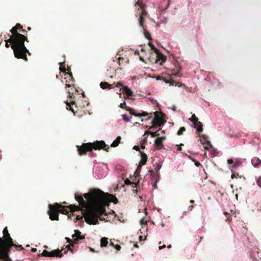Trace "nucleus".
<instances>
[{
	"mask_svg": "<svg viewBox=\"0 0 261 261\" xmlns=\"http://www.w3.org/2000/svg\"><path fill=\"white\" fill-rule=\"evenodd\" d=\"M183 144H180L179 145H178V147H177V150L178 151H181L182 148H181V146H183Z\"/></svg>",
	"mask_w": 261,
	"mask_h": 261,
	"instance_id": "43",
	"label": "nucleus"
},
{
	"mask_svg": "<svg viewBox=\"0 0 261 261\" xmlns=\"http://www.w3.org/2000/svg\"><path fill=\"white\" fill-rule=\"evenodd\" d=\"M62 250L56 249L53 250L50 252H48L46 250H44L42 253L40 255L44 257H61L63 256V254L62 253Z\"/></svg>",
	"mask_w": 261,
	"mask_h": 261,
	"instance_id": "7",
	"label": "nucleus"
},
{
	"mask_svg": "<svg viewBox=\"0 0 261 261\" xmlns=\"http://www.w3.org/2000/svg\"><path fill=\"white\" fill-rule=\"evenodd\" d=\"M142 166H140V165L139 164L138 166L137 167V168L135 172V175L136 177L139 176V174L141 171Z\"/></svg>",
	"mask_w": 261,
	"mask_h": 261,
	"instance_id": "31",
	"label": "nucleus"
},
{
	"mask_svg": "<svg viewBox=\"0 0 261 261\" xmlns=\"http://www.w3.org/2000/svg\"><path fill=\"white\" fill-rule=\"evenodd\" d=\"M234 177H236V175L234 173H233L232 175H231V178H233Z\"/></svg>",
	"mask_w": 261,
	"mask_h": 261,
	"instance_id": "54",
	"label": "nucleus"
},
{
	"mask_svg": "<svg viewBox=\"0 0 261 261\" xmlns=\"http://www.w3.org/2000/svg\"><path fill=\"white\" fill-rule=\"evenodd\" d=\"M10 40L12 42V49L15 57L27 61V53L30 55L29 51L24 45L25 41L29 42L26 35L20 33H11Z\"/></svg>",
	"mask_w": 261,
	"mask_h": 261,
	"instance_id": "3",
	"label": "nucleus"
},
{
	"mask_svg": "<svg viewBox=\"0 0 261 261\" xmlns=\"http://www.w3.org/2000/svg\"><path fill=\"white\" fill-rule=\"evenodd\" d=\"M143 30L145 38L149 40H151L152 39L150 33L148 32L144 28H143Z\"/></svg>",
	"mask_w": 261,
	"mask_h": 261,
	"instance_id": "28",
	"label": "nucleus"
},
{
	"mask_svg": "<svg viewBox=\"0 0 261 261\" xmlns=\"http://www.w3.org/2000/svg\"><path fill=\"white\" fill-rule=\"evenodd\" d=\"M77 151L80 155L86 154L88 151L91 152L93 149L99 150L103 149L108 151L109 146L106 144L103 141H96L93 143H83L81 146L77 145Z\"/></svg>",
	"mask_w": 261,
	"mask_h": 261,
	"instance_id": "4",
	"label": "nucleus"
},
{
	"mask_svg": "<svg viewBox=\"0 0 261 261\" xmlns=\"http://www.w3.org/2000/svg\"><path fill=\"white\" fill-rule=\"evenodd\" d=\"M119 107L121 109H125L126 111H129L130 114L135 116L141 117L148 116V113L146 112H143L142 113H136L135 112H134V110L132 109L126 107V103L125 101H123V102L120 103Z\"/></svg>",
	"mask_w": 261,
	"mask_h": 261,
	"instance_id": "8",
	"label": "nucleus"
},
{
	"mask_svg": "<svg viewBox=\"0 0 261 261\" xmlns=\"http://www.w3.org/2000/svg\"><path fill=\"white\" fill-rule=\"evenodd\" d=\"M121 140V137L120 136L117 137V138L111 144V146L113 147H117L120 143Z\"/></svg>",
	"mask_w": 261,
	"mask_h": 261,
	"instance_id": "21",
	"label": "nucleus"
},
{
	"mask_svg": "<svg viewBox=\"0 0 261 261\" xmlns=\"http://www.w3.org/2000/svg\"><path fill=\"white\" fill-rule=\"evenodd\" d=\"M125 184L127 185H132L134 187H137L139 184V182H132L129 179H126L124 181Z\"/></svg>",
	"mask_w": 261,
	"mask_h": 261,
	"instance_id": "24",
	"label": "nucleus"
},
{
	"mask_svg": "<svg viewBox=\"0 0 261 261\" xmlns=\"http://www.w3.org/2000/svg\"><path fill=\"white\" fill-rule=\"evenodd\" d=\"M159 130H158L155 132H153L152 131H150L149 130L146 132L145 134H149L151 135V137L153 138L156 136H158L160 135V134L159 133Z\"/></svg>",
	"mask_w": 261,
	"mask_h": 261,
	"instance_id": "27",
	"label": "nucleus"
},
{
	"mask_svg": "<svg viewBox=\"0 0 261 261\" xmlns=\"http://www.w3.org/2000/svg\"><path fill=\"white\" fill-rule=\"evenodd\" d=\"M3 237H0V260L12 261L9 256L11 248L15 247L16 250L20 251L23 250L21 245H17L13 242V239L9 233L7 226L3 231Z\"/></svg>",
	"mask_w": 261,
	"mask_h": 261,
	"instance_id": "2",
	"label": "nucleus"
},
{
	"mask_svg": "<svg viewBox=\"0 0 261 261\" xmlns=\"http://www.w3.org/2000/svg\"><path fill=\"white\" fill-rule=\"evenodd\" d=\"M154 118L151 121V126L149 129H153L157 127H161L165 122V115L163 113L159 112L153 113Z\"/></svg>",
	"mask_w": 261,
	"mask_h": 261,
	"instance_id": "5",
	"label": "nucleus"
},
{
	"mask_svg": "<svg viewBox=\"0 0 261 261\" xmlns=\"http://www.w3.org/2000/svg\"><path fill=\"white\" fill-rule=\"evenodd\" d=\"M115 86L116 87H121L122 88H123V86H124L123 85V84L121 82H119L116 84Z\"/></svg>",
	"mask_w": 261,
	"mask_h": 261,
	"instance_id": "38",
	"label": "nucleus"
},
{
	"mask_svg": "<svg viewBox=\"0 0 261 261\" xmlns=\"http://www.w3.org/2000/svg\"><path fill=\"white\" fill-rule=\"evenodd\" d=\"M151 117H152V116H150L148 118V119H150Z\"/></svg>",
	"mask_w": 261,
	"mask_h": 261,
	"instance_id": "62",
	"label": "nucleus"
},
{
	"mask_svg": "<svg viewBox=\"0 0 261 261\" xmlns=\"http://www.w3.org/2000/svg\"><path fill=\"white\" fill-rule=\"evenodd\" d=\"M242 164L240 161L236 162L232 166V168H236L241 166Z\"/></svg>",
	"mask_w": 261,
	"mask_h": 261,
	"instance_id": "33",
	"label": "nucleus"
},
{
	"mask_svg": "<svg viewBox=\"0 0 261 261\" xmlns=\"http://www.w3.org/2000/svg\"><path fill=\"white\" fill-rule=\"evenodd\" d=\"M175 75L176 76H179L180 75L179 74V72H177L175 74Z\"/></svg>",
	"mask_w": 261,
	"mask_h": 261,
	"instance_id": "58",
	"label": "nucleus"
},
{
	"mask_svg": "<svg viewBox=\"0 0 261 261\" xmlns=\"http://www.w3.org/2000/svg\"><path fill=\"white\" fill-rule=\"evenodd\" d=\"M10 32L11 33H20L22 32L27 35V31L23 29L22 25L19 23H17L14 27H12Z\"/></svg>",
	"mask_w": 261,
	"mask_h": 261,
	"instance_id": "10",
	"label": "nucleus"
},
{
	"mask_svg": "<svg viewBox=\"0 0 261 261\" xmlns=\"http://www.w3.org/2000/svg\"><path fill=\"white\" fill-rule=\"evenodd\" d=\"M165 247H166V245H163L162 246L160 245L159 247V248L160 250H161V249H163V248H164Z\"/></svg>",
	"mask_w": 261,
	"mask_h": 261,
	"instance_id": "48",
	"label": "nucleus"
},
{
	"mask_svg": "<svg viewBox=\"0 0 261 261\" xmlns=\"http://www.w3.org/2000/svg\"><path fill=\"white\" fill-rule=\"evenodd\" d=\"M36 251H37V249L34 248L32 249V252H35Z\"/></svg>",
	"mask_w": 261,
	"mask_h": 261,
	"instance_id": "52",
	"label": "nucleus"
},
{
	"mask_svg": "<svg viewBox=\"0 0 261 261\" xmlns=\"http://www.w3.org/2000/svg\"><path fill=\"white\" fill-rule=\"evenodd\" d=\"M200 141L202 144H205V143L208 141L207 137L205 135H201L200 136Z\"/></svg>",
	"mask_w": 261,
	"mask_h": 261,
	"instance_id": "26",
	"label": "nucleus"
},
{
	"mask_svg": "<svg viewBox=\"0 0 261 261\" xmlns=\"http://www.w3.org/2000/svg\"><path fill=\"white\" fill-rule=\"evenodd\" d=\"M233 163V160L232 159H228L227 160V163L228 164H231Z\"/></svg>",
	"mask_w": 261,
	"mask_h": 261,
	"instance_id": "46",
	"label": "nucleus"
},
{
	"mask_svg": "<svg viewBox=\"0 0 261 261\" xmlns=\"http://www.w3.org/2000/svg\"><path fill=\"white\" fill-rule=\"evenodd\" d=\"M161 165H158L156 167V168L155 169L156 172H158V171L161 169ZM149 172L150 173V176H151V178L158 176V173H154L152 170H150Z\"/></svg>",
	"mask_w": 261,
	"mask_h": 261,
	"instance_id": "23",
	"label": "nucleus"
},
{
	"mask_svg": "<svg viewBox=\"0 0 261 261\" xmlns=\"http://www.w3.org/2000/svg\"><path fill=\"white\" fill-rule=\"evenodd\" d=\"M66 239H67L68 242H71V240L70 239H69L68 238H66Z\"/></svg>",
	"mask_w": 261,
	"mask_h": 261,
	"instance_id": "56",
	"label": "nucleus"
},
{
	"mask_svg": "<svg viewBox=\"0 0 261 261\" xmlns=\"http://www.w3.org/2000/svg\"><path fill=\"white\" fill-rule=\"evenodd\" d=\"M140 14L139 18L138 19L139 25L142 28H144V23L145 22V18L147 16V12L145 10H142Z\"/></svg>",
	"mask_w": 261,
	"mask_h": 261,
	"instance_id": "12",
	"label": "nucleus"
},
{
	"mask_svg": "<svg viewBox=\"0 0 261 261\" xmlns=\"http://www.w3.org/2000/svg\"><path fill=\"white\" fill-rule=\"evenodd\" d=\"M147 220H146L144 218H142L140 220V224L141 225H145L147 224Z\"/></svg>",
	"mask_w": 261,
	"mask_h": 261,
	"instance_id": "35",
	"label": "nucleus"
},
{
	"mask_svg": "<svg viewBox=\"0 0 261 261\" xmlns=\"http://www.w3.org/2000/svg\"><path fill=\"white\" fill-rule=\"evenodd\" d=\"M27 29H28V30L30 31L31 30V28L29 27H28Z\"/></svg>",
	"mask_w": 261,
	"mask_h": 261,
	"instance_id": "59",
	"label": "nucleus"
},
{
	"mask_svg": "<svg viewBox=\"0 0 261 261\" xmlns=\"http://www.w3.org/2000/svg\"><path fill=\"white\" fill-rule=\"evenodd\" d=\"M139 58H140V60L141 61H143V62H144V60H143V58H142V57H139Z\"/></svg>",
	"mask_w": 261,
	"mask_h": 261,
	"instance_id": "57",
	"label": "nucleus"
},
{
	"mask_svg": "<svg viewBox=\"0 0 261 261\" xmlns=\"http://www.w3.org/2000/svg\"><path fill=\"white\" fill-rule=\"evenodd\" d=\"M251 163L255 167H258L261 165V161L258 158H254L252 159Z\"/></svg>",
	"mask_w": 261,
	"mask_h": 261,
	"instance_id": "18",
	"label": "nucleus"
},
{
	"mask_svg": "<svg viewBox=\"0 0 261 261\" xmlns=\"http://www.w3.org/2000/svg\"><path fill=\"white\" fill-rule=\"evenodd\" d=\"M66 87H70V85L69 84H66Z\"/></svg>",
	"mask_w": 261,
	"mask_h": 261,
	"instance_id": "55",
	"label": "nucleus"
},
{
	"mask_svg": "<svg viewBox=\"0 0 261 261\" xmlns=\"http://www.w3.org/2000/svg\"><path fill=\"white\" fill-rule=\"evenodd\" d=\"M108 239L106 237H103L100 240V246L102 247H106L108 244Z\"/></svg>",
	"mask_w": 261,
	"mask_h": 261,
	"instance_id": "22",
	"label": "nucleus"
},
{
	"mask_svg": "<svg viewBox=\"0 0 261 261\" xmlns=\"http://www.w3.org/2000/svg\"><path fill=\"white\" fill-rule=\"evenodd\" d=\"M66 103L67 106L68 107L67 108V109L68 110L71 111L74 114L75 113H74V111L73 109V108H72L71 105H74L75 104V101H73V100L71 101V102H68L66 101Z\"/></svg>",
	"mask_w": 261,
	"mask_h": 261,
	"instance_id": "25",
	"label": "nucleus"
},
{
	"mask_svg": "<svg viewBox=\"0 0 261 261\" xmlns=\"http://www.w3.org/2000/svg\"><path fill=\"white\" fill-rule=\"evenodd\" d=\"M115 247V248L117 250H120L121 249V246H120V245H118V244H117V245H116L115 246V247Z\"/></svg>",
	"mask_w": 261,
	"mask_h": 261,
	"instance_id": "42",
	"label": "nucleus"
},
{
	"mask_svg": "<svg viewBox=\"0 0 261 261\" xmlns=\"http://www.w3.org/2000/svg\"><path fill=\"white\" fill-rule=\"evenodd\" d=\"M100 86L101 88H102L103 89H107V88L109 89H111L112 88V85L109 84L107 82H102L100 83Z\"/></svg>",
	"mask_w": 261,
	"mask_h": 261,
	"instance_id": "19",
	"label": "nucleus"
},
{
	"mask_svg": "<svg viewBox=\"0 0 261 261\" xmlns=\"http://www.w3.org/2000/svg\"><path fill=\"white\" fill-rule=\"evenodd\" d=\"M70 246L73 247L74 246V244H70V245L67 246V247H68V250H69L72 251V249L70 248Z\"/></svg>",
	"mask_w": 261,
	"mask_h": 261,
	"instance_id": "44",
	"label": "nucleus"
},
{
	"mask_svg": "<svg viewBox=\"0 0 261 261\" xmlns=\"http://www.w3.org/2000/svg\"><path fill=\"white\" fill-rule=\"evenodd\" d=\"M212 154H213V156H216L217 155V153L215 152V151H214V152H212Z\"/></svg>",
	"mask_w": 261,
	"mask_h": 261,
	"instance_id": "53",
	"label": "nucleus"
},
{
	"mask_svg": "<svg viewBox=\"0 0 261 261\" xmlns=\"http://www.w3.org/2000/svg\"><path fill=\"white\" fill-rule=\"evenodd\" d=\"M5 42H6L5 46L7 48L9 47L10 45H11V47H12V42H11L10 41V38L8 39H5Z\"/></svg>",
	"mask_w": 261,
	"mask_h": 261,
	"instance_id": "32",
	"label": "nucleus"
},
{
	"mask_svg": "<svg viewBox=\"0 0 261 261\" xmlns=\"http://www.w3.org/2000/svg\"><path fill=\"white\" fill-rule=\"evenodd\" d=\"M73 91H76L75 89H73L72 91H68V92L69 93V96L71 98H73Z\"/></svg>",
	"mask_w": 261,
	"mask_h": 261,
	"instance_id": "39",
	"label": "nucleus"
},
{
	"mask_svg": "<svg viewBox=\"0 0 261 261\" xmlns=\"http://www.w3.org/2000/svg\"><path fill=\"white\" fill-rule=\"evenodd\" d=\"M189 120L193 122L194 124L198 121V118L195 116V114H193L192 117L189 119Z\"/></svg>",
	"mask_w": 261,
	"mask_h": 261,
	"instance_id": "29",
	"label": "nucleus"
},
{
	"mask_svg": "<svg viewBox=\"0 0 261 261\" xmlns=\"http://www.w3.org/2000/svg\"><path fill=\"white\" fill-rule=\"evenodd\" d=\"M194 127L196 128L197 131L198 132H201L203 130L202 124L199 121L194 124Z\"/></svg>",
	"mask_w": 261,
	"mask_h": 261,
	"instance_id": "20",
	"label": "nucleus"
},
{
	"mask_svg": "<svg viewBox=\"0 0 261 261\" xmlns=\"http://www.w3.org/2000/svg\"><path fill=\"white\" fill-rule=\"evenodd\" d=\"M120 91H122L123 93H124L126 94V96H124V99H126L127 98H128L130 96H132L133 95V92L127 86H123V88H121Z\"/></svg>",
	"mask_w": 261,
	"mask_h": 261,
	"instance_id": "14",
	"label": "nucleus"
},
{
	"mask_svg": "<svg viewBox=\"0 0 261 261\" xmlns=\"http://www.w3.org/2000/svg\"><path fill=\"white\" fill-rule=\"evenodd\" d=\"M141 159L139 164L140 165V166H143L146 164L147 162V155L144 152H141Z\"/></svg>",
	"mask_w": 261,
	"mask_h": 261,
	"instance_id": "17",
	"label": "nucleus"
},
{
	"mask_svg": "<svg viewBox=\"0 0 261 261\" xmlns=\"http://www.w3.org/2000/svg\"><path fill=\"white\" fill-rule=\"evenodd\" d=\"M134 191L137 193V189H136V190H134Z\"/></svg>",
	"mask_w": 261,
	"mask_h": 261,
	"instance_id": "64",
	"label": "nucleus"
},
{
	"mask_svg": "<svg viewBox=\"0 0 261 261\" xmlns=\"http://www.w3.org/2000/svg\"><path fill=\"white\" fill-rule=\"evenodd\" d=\"M190 203H192V204H193V203L194 202V200H190Z\"/></svg>",
	"mask_w": 261,
	"mask_h": 261,
	"instance_id": "60",
	"label": "nucleus"
},
{
	"mask_svg": "<svg viewBox=\"0 0 261 261\" xmlns=\"http://www.w3.org/2000/svg\"><path fill=\"white\" fill-rule=\"evenodd\" d=\"M163 2L164 3H167V6L166 7H165V9H167L168 8L169 6H170V0H163Z\"/></svg>",
	"mask_w": 261,
	"mask_h": 261,
	"instance_id": "40",
	"label": "nucleus"
},
{
	"mask_svg": "<svg viewBox=\"0 0 261 261\" xmlns=\"http://www.w3.org/2000/svg\"><path fill=\"white\" fill-rule=\"evenodd\" d=\"M256 182L257 185L261 188V176L257 179Z\"/></svg>",
	"mask_w": 261,
	"mask_h": 261,
	"instance_id": "41",
	"label": "nucleus"
},
{
	"mask_svg": "<svg viewBox=\"0 0 261 261\" xmlns=\"http://www.w3.org/2000/svg\"><path fill=\"white\" fill-rule=\"evenodd\" d=\"M167 247H168V248H171V245H170L168 246H167Z\"/></svg>",
	"mask_w": 261,
	"mask_h": 261,
	"instance_id": "61",
	"label": "nucleus"
},
{
	"mask_svg": "<svg viewBox=\"0 0 261 261\" xmlns=\"http://www.w3.org/2000/svg\"><path fill=\"white\" fill-rule=\"evenodd\" d=\"M60 65V70L61 72H65V74L68 76L69 78V80L72 82H73V77L71 72H66V69L65 67V62H60L59 63Z\"/></svg>",
	"mask_w": 261,
	"mask_h": 261,
	"instance_id": "11",
	"label": "nucleus"
},
{
	"mask_svg": "<svg viewBox=\"0 0 261 261\" xmlns=\"http://www.w3.org/2000/svg\"><path fill=\"white\" fill-rule=\"evenodd\" d=\"M136 4L137 5H138L140 8H141V11H142V10H144L143 7L144 6V5L141 2H140V1H138L137 3H136Z\"/></svg>",
	"mask_w": 261,
	"mask_h": 261,
	"instance_id": "36",
	"label": "nucleus"
},
{
	"mask_svg": "<svg viewBox=\"0 0 261 261\" xmlns=\"http://www.w3.org/2000/svg\"><path fill=\"white\" fill-rule=\"evenodd\" d=\"M61 207V204L55 203L53 204H49V210L48 211V214L49 216V219L51 220H59V214L60 207Z\"/></svg>",
	"mask_w": 261,
	"mask_h": 261,
	"instance_id": "6",
	"label": "nucleus"
},
{
	"mask_svg": "<svg viewBox=\"0 0 261 261\" xmlns=\"http://www.w3.org/2000/svg\"><path fill=\"white\" fill-rule=\"evenodd\" d=\"M86 200L81 195L75 194V199L79 202V205H70L67 207L61 205L59 208V214L67 215L69 209L73 213L75 211H81L83 216H77L76 219L80 220L84 217L85 222L90 225L98 224V219L100 220L107 221V216L106 206H109L110 202L116 204L118 202L117 198L113 195L105 193L98 189H91L88 193L83 195Z\"/></svg>",
	"mask_w": 261,
	"mask_h": 261,
	"instance_id": "1",
	"label": "nucleus"
},
{
	"mask_svg": "<svg viewBox=\"0 0 261 261\" xmlns=\"http://www.w3.org/2000/svg\"><path fill=\"white\" fill-rule=\"evenodd\" d=\"M122 118H123V119L124 121H126V122H128V121H129L130 118H128V117H127V116L126 114H123V115H122Z\"/></svg>",
	"mask_w": 261,
	"mask_h": 261,
	"instance_id": "37",
	"label": "nucleus"
},
{
	"mask_svg": "<svg viewBox=\"0 0 261 261\" xmlns=\"http://www.w3.org/2000/svg\"><path fill=\"white\" fill-rule=\"evenodd\" d=\"M156 80H163L166 83H169V84H170V85H172V86H174V85L177 86V84H178V82H176L175 81H174L172 79L167 80L165 79V78L160 76H159L156 77Z\"/></svg>",
	"mask_w": 261,
	"mask_h": 261,
	"instance_id": "16",
	"label": "nucleus"
},
{
	"mask_svg": "<svg viewBox=\"0 0 261 261\" xmlns=\"http://www.w3.org/2000/svg\"><path fill=\"white\" fill-rule=\"evenodd\" d=\"M202 145H203L204 148L206 150H208L213 147L210 141H207L205 143V144H202Z\"/></svg>",
	"mask_w": 261,
	"mask_h": 261,
	"instance_id": "30",
	"label": "nucleus"
},
{
	"mask_svg": "<svg viewBox=\"0 0 261 261\" xmlns=\"http://www.w3.org/2000/svg\"><path fill=\"white\" fill-rule=\"evenodd\" d=\"M186 130V128L185 127H181L179 129L177 132L178 135H181L182 134L183 132Z\"/></svg>",
	"mask_w": 261,
	"mask_h": 261,
	"instance_id": "34",
	"label": "nucleus"
},
{
	"mask_svg": "<svg viewBox=\"0 0 261 261\" xmlns=\"http://www.w3.org/2000/svg\"><path fill=\"white\" fill-rule=\"evenodd\" d=\"M133 149L137 151H139V150H140L139 147L138 146H136V145H135L133 147Z\"/></svg>",
	"mask_w": 261,
	"mask_h": 261,
	"instance_id": "45",
	"label": "nucleus"
},
{
	"mask_svg": "<svg viewBox=\"0 0 261 261\" xmlns=\"http://www.w3.org/2000/svg\"><path fill=\"white\" fill-rule=\"evenodd\" d=\"M157 177H155V180H156V181H155V182H154V183L153 184V187L154 188H156V182H157V180H158V179H157ZM154 178H155V177H154Z\"/></svg>",
	"mask_w": 261,
	"mask_h": 261,
	"instance_id": "47",
	"label": "nucleus"
},
{
	"mask_svg": "<svg viewBox=\"0 0 261 261\" xmlns=\"http://www.w3.org/2000/svg\"><path fill=\"white\" fill-rule=\"evenodd\" d=\"M109 246H111L112 247H115V245H114V243L112 242H110V244H109Z\"/></svg>",
	"mask_w": 261,
	"mask_h": 261,
	"instance_id": "50",
	"label": "nucleus"
},
{
	"mask_svg": "<svg viewBox=\"0 0 261 261\" xmlns=\"http://www.w3.org/2000/svg\"><path fill=\"white\" fill-rule=\"evenodd\" d=\"M122 58L121 57H119L118 58V60H119V62H120V60Z\"/></svg>",
	"mask_w": 261,
	"mask_h": 261,
	"instance_id": "63",
	"label": "nucleus"
},
{
	"mask_svg": "<svg viewBox=\"0 0 261 261\" xmlns=\"http://www.w3.org/2000/svg\"><path fill=\"white\" fill-rule=\"evenodd\" d=\"M193 207H194L193 205L189 206V211H192V210L193 209Z\"/></svg>",
	"mask_w": 261,
	"mask_h": 261,
	"instance_id": "51",
	"label": "nucleus"
},
{
	"mask_svg": "<svg viewBox=\"0 0 261 261\" xmlns=\"http://www.w3.org/2000/svg\"><path fill=\"white\" fill-rule=\"evenodd\" d=\"M195 164L197 167H199L200 166H201V164L198 162H196Z\"/></svg>",
	"mask_w": 261,
	"mask_h": 261,
	"instance_id": "49",
	"label": "nucleus"
},
{
	"mask_svg": "<svg viewBox=\"0 0 261 261\" xmlns=\"http://www.w3.org/2000/svg\"><path fill=\"white\" fill-rule=\"evenodd\" d=\"M166 139L165 137H158L154 142V144L156 147L161 149L162 148H163V141Z\"/></svg>",
	"mask_w": 261,
	"mask_h": 261,
	"instance_id": "15",
	"label": "nucleus"
},
{
	"mask_svg": "<svg viewBox=\"0 0 261 261\" xmlns=\"http://www.w3.org/2000/svg\"><path fill=\"white\" fill-rule=\"evenodd\" d=\"M75 233L72 237L73 239V243L75 244L77 243L80 240H83L85 239V237L81 235V231L79 230H75Z\"/></svg>",
	"mask_w": 261,
	"mask_h": 261,
	"instance_id": "13",
	"label": "nucleus"
},
{
	"mask_svg": "<svg viewBox=\"0 0 261 261\" xmlns=\"http://www.w3.org/2000/svg\"><path fill=\"white\" fill-rule=\"evenodd\" d=\"M148 45L151 47V49L153 50L156 54V59L155 60V63H157L158 61H161L162 62H164L166 61V57L161 54L158 48H156L153 44L150 42L148 43Z\"/></svg>",
	"mask_w": 261,
	"mask_h": 261,
	"instance_id": "9",
	"label": "nucleus"
}]
</instances>
